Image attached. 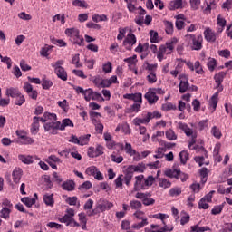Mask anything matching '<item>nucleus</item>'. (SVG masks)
Returning <instances> with one entry per match:
<instances>
[{
	"instance_id": "nucleus-22",
	"label": "nucleus",
	"mask_w": 232,
	"mask_h": 232,
	"mask_svg": "<svg viewBox=\"0 0 232 232\" xmlns=\"http://www.w3.org/2000/svg\"><path fill=\"white\" fill-rule=\"evenodd\" d=\"M74 124L73 121H72V120H70V118H65L62 121V122L60 121V130L61 131H64V130H66V128H73Z\"/></svg>"
},
{
	"instance_id": "nucleus-36",
	"label": "nucleus",
	"mask_w": 232,
	"mask_h": 232,
	"mask_svg": "<svg viewBox=\"0 0 232 232\" xmlns=\"http://www.w3.org/2000/svg\"><path fill=\"white\" fill-rule=\"evenodd\" d=\"M169 197H179V195H182V188L179 187H174L171 188L169 190Z\"/></svg>"
},
{
	"instance_id": "nucleus-24",
	"label": "nucleus",
	"mask_w": 232,
	"mask_h": 232,
	"mask_svg": "<svg viewBox=\"0 0 232 232\" xmlns=\"http://www.w3.org/2000/svg\"><path fill=\"white\" fill-rule=\"evenodd\" d=\"M21 92H19V89L11 87L6 90V95L8 97H12L13 99H17L20 95H22Z\"/></svg>"
},
{
	"instance_id": "nucleus-29",
	"label": "nucleus",
	"mask_w": 232,
	"mask_h": 232,
	"mask_svg": "<svg viewBox=\"0 0 232 232\" xmlns=\"http://www.w3.org/2000/svg\"><path fill=\"white\" fill-rule=\"evenodd\" d=\"M62 188L64 191H73L75 189V182L72 180L65 181L62 184Z\"/></svg>"
},
{
	"instance_id": "nucleus-37",
	"label": "nucleus",
	"mask_w": 232,
	"mask_h": 232,
	"mask_svg": "<svg viewBox=\"0 0 232 232\" xmlns=\"http://www.w3.org/2000/svg\"><path fill=\"white\" fill-rule=\"evenodd\" d=\"M72 64H75L76 68H82V63H81V54L76 53L72 57Z\"/></svg>"
},
{
	"instance_id": "nucleus-38",
	"label": "nucleus",
	"mask_w": 232,
	"mask_h": 232,
	"mask_svg": "<svg viewBox=\"0 0 232 232\" xmlns=\"http://www.w3.org/2000/svg\"><path fill=\"white\" fill-rule=\"evenodd\" d=\"M190 229L192 232H206V231H211V228L209 227H199L198 225H194L190 227Z\"/></svg>"
},
{
	"instance_id": "nucleus-32",
	"label": "nucleus",
	"mask_w": 232,
	"mask_h": 232,
	"mask_svg": "<svg viewBox=\"0 0 232 232\" xmlns=\"http://www.w3.org/2000/svg\"><path fill=\"white\" fill-rule=\"evenodd\" d=\"M141 108H142V103L134 102L127 110H128L129 113H139V111H140Z\"/></svg>"
},
{
	"instance_id": "nucleus-47",
	"label": "nucleus",
	"mask_w": 232,
	"mask_h": 232,
	"mask_svg": "<svg viewBox=\"0 0 232 232\" xmlns=\"http://www.w3.org/2000/svg\"><path fill=\"white\" fill-rule=\"evenodd\" d=\"M163 111H170V110H177V106L171 102L164 103L161 106Z\"/></svg>"
},
{
	"instance_id": "nucleus-40",
	"label": "nucleus",
	"mask_w": 232,
	"mask_h": 232,
	"mask_svg": "<svg viewBox=\"0 0 232 232\" xmlns=\"http://www.w3.org/2000/svg\"><path fill=\"white\" fill-rule=\"evenodd\" d=\"M92 137L91 134H85L79 137L80 146H86L88 142H90V138Z\"/></svg>"
},
{
	"instance_id": "nucleus-42",
	"label": "nucleus",
	"mask_w": 232,
	"mask_h": 232,
	"mask_svg": "<svg viewBox=\"0 0 232 232\" xmlns=\"http://www.w3.org/2000/svg\"><path fill=\"white\" fill-rule=\"evenodd\" d=\"M92 21H94V23H100L102 21H108V16H106V14H95L94 15H92Z\"/></svg>"
},
{
	"instance_id": "nucleus-1",
	"label": "nucleus",
	"mask_w": 232,
	"mask_h": 232,
	"mask_svg": "<svg viewBox=\"0 0 232 232\" xmlns=\"http://www.w3.org/2000/svg\"><path fill=\"white\" fill-rule=\"evenodd\" d=\"M185 41L190 44L191 50L200 52L204 48V37L202 34H187L185 35Z\"/></svg>"
},
{
	"instance_id": "nucleus-30",
	"label": "nucleus",
	"mask_w": 232,
	"mask_h": 232,
	"mask_svg": "<svg viewBox=\"0 0 232 232\" xmlns=\"http://www.w3.org/2000/svg\"><path fill=\"white\" fill-rule=\"evenodd\" d=\"M33 119L34 121L31 125V133L35 135L37 134V131H39V117L34 116Z\"/></svg>"
},
{
	"instance_id": "nucleus-45",
	"label": "nucleus",
	"mask_w": 232,
	"mask_h": 232,
	"mask_svg": "<svg viewBox=\"0 0 232 232\" xmlns=\"http://www.w3.org/2000/svg\"><path fill=\"white\" fill-rule=\"evenodd\" d=\"M53 86V82L48 79H43L42 81V88L44 90H50Z\"/></svg>"
},
{
	"instance_id": "nucleus-35",
	"label": "nucleus",
	"mask_w": 232,
	"mask_h": 232,
	"mask_svg": "<svg viewBox=\"0 0 232 232\" xmlns=\"http://www.w3.org/2000/svg\"><path fill=\"white\" fill-rule=\"evenodd\" d=\"M18 159L24 164H34V158L30 155L26 156V155L21 154L18 156Z\"/></svg>"
},
{
	"instance_id": "nucleus-16",
	"label": "nucleus",
	"mask_w": 232,
	"mask_h": 232,
	"mask_svg": "<svg viewBox=\"0 0 232 232\" xmlns=\"http://www.w3.org/2000/svg\"><path fill=\"white\" fill-rule=\"evenodd\" d=\"M179 93H186L189 88V82L186 74L179 75Z\"/></svg>"
},
{
	"instance_id": "nucleus-17",
	"label": "nucleus",
	"mask_w": 232,
	"mask_h": 232,
	"mask_svg": "<svg viewBox=\"0 0 232 232\" xmlns=\"http://www.w3.org/2000/svg\"><path fill=\"white\" fill-rule=\"evenodd\" d=\"M127 169L130 171L132 175L133 173H144V171H146V164L141 162L138 165H130Z\"/></svg>"
},
{
	"instance_id": "nucleus-28",
	"label": "nucleus",
	"mask_w": 232,
	"mask_h": 232,
	"mask_svg": "<svg viewBox=\"0 0 232 232\" xmlns=\"http://www.w3.org/2000/svg\"><path fill=\"white\" fill-rule=\"evenodd\" d=\"M220 92H221L217 91L210 98L209 104L213 110H217V105L218 104V95H220Z\"/></svg>"
},
{
	"instance_id": "nucleus-62",
	"label": "nucleus",
	"mask_w": 232,
	"mask_h": 232,
	"mask_svg": "<svg viewBox=\"0 0 232 232\" xmlns=\"http://www.w3.org/2000/svg\"><path fill=\"white\" fill-rule=\"evenodd\" d=\"M92 188V182L90 181H85L83 182L80 187L79 189L80 191H88Z\"/></svg>"
},
{
	"instance_id": "nucleus-4",
	"label": "nucleus",
	"mask_w": 232,
	"mask_h": 232,
	"mask_svg": "<svg viewBox=\"0 0 232 232\" xmlns=\"http://www.w3.org/2000/svg\"><path fill=\"white\" fill-rule=\"evenodd\" d=\"M133 215L135 218H137V220H141V222L134 223L131 226L132 229H136V230L142 229V227L150 224V222L148 221V217H146V214L143 211L138 210Z\"/></svg>"
},
{
	"instance_id": "nucleus-13",
	"label": "nucleus",
	"mask_w": 232,
	"mask_h": 232,
	"mask_svg": "<svg viewBox=\"0 0 232 232\" xmlns=\"http://www.w3.org/2000/svg\"><path fill=\"white\" fill-rule=\"evenodd\" d=\"M203 34L207 43H217V34L210 27H207Z\"/></svg>"
},
{
	"instance_id": "nucleus-3",
	"label": "nucleus",
	"mask_w": 232,
	"mask_h": 232,
	"mask_svg": "<svg viewBox=\"0 0 232 232\" xmlns=\"http://www.w3.org/2000/svg\"><path fill=\"white\" fill-rule=\"evenodd\" d=\"M63 64L64 60H58L54 63H52L51 66L52 68H53L54 73L58 77V79H61V81H68V72L63 67Z\"/></svg>"
},
{
	"instance_id": "nucleus-50",
	"label": "nucleus",
	"mask_w": 232,
	"mask_h": 232,
	"mask_svg": "<svg viewBox=\"0 0 232 232\" xmlns=\"http://www.w3.org/2000/svg\"><path fill=\"white\" fill-rule=\"evenodd\" d=\"M73 6H79L80 8H88V3L84 0H74L72 1Z\"/></svg>"
},
{
	"instance_id": "nucleus-26",
	"label": "nucleus",
	"mask_w": 232,
	"mask_h": 232,
	"mask_svg": "<svg viewBox=\"0 0 232 232\" xmlns=\"http://www.w3.org/2000/svg\"><path fill=\"white\" fill-rule=\"evenodd\" d=\"M158 183L163 189H168L171 186V181L166 178H158Z\"/></svg>"
},
{
	"instance_id": "nucleus-49",
	"label": "nucleus",
	"mask_w": 232,
	"mask_h": 232,
	"mask_svg": "<svg viewBox=\"0 0 232 232\" xmlns=\"http://www.w3.org/2000/svg\"><path fill=\"white\" fill-rule=\"evenodd\" d=\"M59 220L60 222H62V224H66V226H70L72 224V220H73V218L65 214L63 218H60Z\"/></svg>"
},
{
	"instance_id": "nucleus-21",
	"label": "nucleus",
	"mask_w": 232,
	"mask_h": 232,
	"mask_svg": "<svg viewBox=\"0 0 232 232\" xmlns=\"http://www.w3.org/2000/svg\"><path fill=\"white\" fill-rule=\"evenodd\" d=\"M43 200L46 206H49L50 208H53L55 204V200L53 199V194H44L43 196Z\"/></svg>"
},
{
	"instance_id": "nucleus-63",
	"label": "nucleus",
	"mask_w": 232,
	"mask_h": 232,
	"mask_svg": "<svg viewBox=\"0 0 232 232\" xmlns=\"http://www.w3.org/2000/svg\"><path fill=\"white\" fill-rule=\"evenodd\" d=\"M98 170H99V169H97V167L91 166V167L87 168L86 173H87V175H92V177H94V175H96Z\"/></svg>"
},
{
	"instance_id": "nucleus-6",
	"label": "nucleus",
	"mask_w": 232,
	"mask_h": 232,
	"mask_svg": "<svg viewBox=\"0 0 232 232\" xmlns=\"http://www.w3.org/2000/svg\"><path fill=\"white\" fill-rule=\"evenodd\" d=\"M134 44H137V36L133 33H129L123 41V46L126 50L131 52Z\"/></svg>"
},
{
	"instance_id": "nucleus-34",
	"label": "nucleus",
	"mask_w": 232,
	"mask_h": 232,
	"mask_svg": "<svg viewBox=\"0 0 232 232\" xmlns=\"http://www.w3.org/2000/svg\"><path fill=\"white\" fill-rule=\"evenodd\" d=\"M179 8H182V0H173L169 5L170 10H179Z\"/></svg>"
},
{
	"instance_id": "nucleus-7",
	"label": "nucleus",
	"mask_w": 232,
	"mask_h": 232,
	"mask_svg": "<svg viewBox=\"0 0 232 232\" xmlns=\"http://www.w3.org/2000/svg\"><path fill=\"white\" fill-rule=\"evenodd\" d=\"M45 131L51 133V135H57V130H61V121H48L44 125Z\"/></svg>"
},
{
	"instance_id": "nucleus-31",
	"label": "nucleus",
	"mask_w": 232,
	"mask_h": 232,
	"mask_svg": "<svg viewBox=\"0 0 232 232\" xmlns=\"http://www.w3.org/2000/svg\"><path fill=\"white\" fill-rule=\"evenodd\" d=\"M177 43H179V40L177 38H171L166 43V49L169 50V52H173L175 50V46H177Z\"/></svg>"
},
{
	"instance_id": "nucleus-2",
	"label": "nucleus",
	"mask_w": 232,
	"mask_h": 232,
	"mask_svg": "<svg viewBox=\"0 0 232 232\" xmlns=\"http://www.w3.org/2000/svg\"><path fill=\"white\" fill-rule=\"evenodd\" d=\"M67 37H70L74 44L78 46H84V38L81 35V31L79 29L72 27L67 28L64 32Z\"/></svg>"
},
{
	"instance_id": "nucleus-59",
	"label": "nucleus",
	"mask_w": 232,
	"mask_h": 232,
	"mask_svg": "<svg viewBox=\"0 0 232 232\" xmlns=\"http://www.w3.org/2000/svg\"><path fill=\"white\" fill-rule=\"evenodd\" d=\"M53 44H56L57 46H60L61 48H64L68 46V44L61 39H53L52 40Z\"/></svg>"
},
{
	"instance_id": "nucleus-43",
	"label": "nucleus",
	"mask_w": 232,
	"mask_h": 232,
	"mask_svg": "<svg viewBox=\"0 0 232 232\" xmlns=\"http://www.w3.org/2000/svg\"><path fill=\"white\" fill-rule=\"evenodd\" d=\"M164 25L166 34H168V35H171L173 34V24L169 21H165Z\"/></svg>"
},
{
	"instance_id": "nucleus-53",
	"label": "nucleus",
	"mask_w": 232,
	"mask_h": 232,
	"mask_svg": "<svg viewBox=\"0 0 232 232\" xmlns=\"http://www.w3.org/2000/svg\"><path fill=\"white\" fill-rule=\"evenodd\" d=\"M147 81L150 84H155L157 82V72L148 73Z\"/></svg>"
},
{
	"instance_id": "nucleus-48",
	"label": "nucleus",
	"mask_w": 232,
	"mask_h": 232,
	"mask_svg": "<svg viewBox=\"0 0 232 232\" xmlns=\"http://www.w3.org/2000/svg\"><path fill=\"white\" fill-rule=\"evenodd\" d=\"M2 218H10V214L12 213V208H3L2 210L0 211Z\"/></svg>"
},
{
	"instance_id": "nucleus-58",
	"label": "nucleus",
	"mask_w": 232,
	"mask_h": 232,
	"mask_svg": "<svg viewBox=\"0 0 232 232\" xmlns=\"http://www.w3.org/2000/svg\"><path fill=\"white\" fill-rule=\"evenodd\" d=\"M66 17L64 14H58L53 17V23H55L56 21H61L62 24H64L66 23Z\"/></svg>"
},
{
	"instance_id": "nucleus-23",
	"label": "nucleus",
	"mask_w": 232,
	"mask_h": 232,
	"mask_svg": "<svg viewBox=\"0 0 232 232\" xmlns=\"http://www.w3.org/2000/svg\"><path fill=\"white\" fill-rule=\"evenodd\" d=\"M220 143L216 144L214 150H213V157L215 162H222V156H220Z\"/></svg>"
},
{
	"instance_id": "nucleus-8",
	"label": "nucleus",
	"mask_w": 232,
	"mask_h": 232,
	"mask_svg": "<svg viewBox=\"0 0 232 232\" xmlns=\"http://www.w3.org/2000/svg\"><path fill=\"white\" fill-rule=\"evenodd\" d=\"M185 64L190 69V72H196L198 75H204V68L199 61H196L194 63L188 61L185 62Z\"/></svg>"
},
{
	"instance_id": "nucleus-60",
	"label": "nucleus",
	"mask_w": 232,
	"mask_h": 232,
	"mask_svg": "<svg viewBox=\"0 0 232 232\" xmlns=\"http://www.w3.org/2000/svg\"><path fill=\"white\" fill-rule=\"evenodd\" d=\"M207 66L208 68V70L210 72H214L215 71V67L217 66V60H215V58H211L208 63Z\"/></svg>"
},
{
	"instance_id": "nucleus-27",
	"label": "nucleus",
	"mask_w": 232,
	"mask_h": 232,
	"mask_svg": "<svg viewBox=\"0 0 232 232\" xmlns=\"http://www.w3.org/2000/svg\"><path fill=\"white\" fill-rule=\"evenodd\" d=\"M207 7L203 10L204 14H211L212 10L217 9V2L210 0L209 3L206 2Z\"/></svg>"
},
{
	"instance_id": "nucleus-39",
	"label": "nucleus",
	"mask_w": 232,
	"mask_h": 232,
	"mask_svg": "<svg viewBox=\"0 0 232 232\" xmlns=\"http://www.w3.org/2000/svg\"><path fill=\"white\" fill-rule=\"evenodd\" d=\"M21 202H23V204L27 208H32L34 204H35V198L25 197L21 199Z\"/></svg>"
},
{
	"instance_id": "nucleus-44",
	"label": "nucleus",
	"mask_w": 232,
	"mask_h": 232,
	"mask_svg": "<svg viewBox=\"0 0 232 232\" xmlns=\"http://www.w3.org/2000/svg\"><path fill=\"white\" fill-rule=\"evenodd\" d=\"M179 159L181 164H186V162H188V159H189V153L186 150H182L179 152Z\"/></svg>"
},
{
	"instance_id": "nucleus-41",
	"label": "nucleus",
	"mask_w": 232,
	"mask_h": 232,
	"mask_svg": "<svg viewBox=\"0 0 232 232\" xmlns=\"http://www.w3.org/2000/svg\"><path fill=\"white\" fill-rule=\"evenodd\" d=\"M133 122H134L135 126H140V124H149L150 123L146 114H145L144 118H135L133 120Z\"/></svg>"
},
{
	"instance_id": "nucleus-54",
	"label": "nucleus",
	"mask_w": 232,
	"mask_h": 232,
	"mask_svg": "<svg viewBox=\"0 0 232 232\" xmlns=\"http://www.w3.org/2000/svg\"><path fill=\"white\" fill-rule=\"evenodd\" d=\"M130 206L131 209H142V203L139 200H131Z\"/></svg>"
},
{
	"instance_id": "nucleus-64",
	"label": "nucleus",
	"mask_w": 232,
	"mask_h": 232,
	"mask_svg": "<svg viewBox=\"0 0 232 232\" xmlns=\"http://www.w3.org/2000/svg\"><path fill=\"white\" fill-rule=\"evenodd\" d=\"M125 151L130 157H133V153H135V150H133L130 143H125Z\"/></svg>"
},
{
	"instance_id": "nucleus-25",
	"label": "nucleus",
	"mask_w": 232,
	"mask_h": 232,
	"mask_svg": "<svg viewBox=\"0 0 232 232\" xmlns=\"http://www.w3.org/2000/svg\"><path fill=\"white\" fill-rule=\"evenodd\" d=\"M179 173H180V169H168L165 171V176L169 179H179Z\"/></svg>"
},
{
	"instance_id": "nucleus-11",
	"label": "nucleus",
	"mask_w": 232,
	"mask_h": 232,
	"mask_svg": "<svg viewBox=\"0 0 232 232\" xmlns=\"http://www.w3.org/2000/svg\"><path fill=\"white\" fill-rule=\"evenodd\" d=\"M178 128L185 133L187 137H191V139H197V132L193 131V129L189 128L187 123L179 122Z\"/></svg>"
},
{
	"instance_id": "nucleus-46",
	"label": "nucleus",
	"mask_w": 232,
	"mask_h": 232,
	"mask_svg": "<svg viewBox=\"0 0 232 232\" xmlns=\"http://www.w3.org/2000/svg\"><path fill=\"white\" fill-rule=\"evenodd\" d=\"M133 179V174L131 171H128V169H126L125 176L123 178V180L126 184V186H130V182H131V179Z\"/></svg>"
},
{
	"instance_id": "nucleus-20",
	"label": "nucleus",
	"mask_w": 232,
	"mask_h": 232,
	"mask_svg": "<svg viewBox=\"0 0 232 232\" xmlns=\"http://www.w3.org/2000/svg\"><path fill=\"white\" fill-rule=\"evenodd\" d=\"M144 232H168L165 227H160V225L151 224L150 227H145Z\"/></svg>"
},
{
	"instance_id": "nucleus-10",
	"label": "nucleus",
	"mask_w": 232,
	"mask_h": 232,
	"mask_svg": "<svg viewBox=\"0 0 232 232\" xmlns=\"http://www.w3.org/2000/svg\"><path fill=\"white\" fill-rule=\"evenodd\" d=\"M144 99H146L150 106L159 102V96L155 93V91H153L152 88H150L144 94Z\"/></svg>"
},
{
	"instance_id": "nucleus-5",
	"label": "nucleus",
	"mask_w": 232,
	"mask_h": 232,
	"mask_svg": "<svg viewBox=\"0 0 232 232\" xmlns=\"http://www.w3.org/2000/svg\"><path fill=\"white\" fill-rule=\"evenodd\" d=\"M226 75H227V72L221 71L215 74L214 80L216 82L215 89L218 92L224 91V85H222V82H224V79L226 78Z\"/></svg>"
},
{
	"instance_id": "nucleus-33",
	"label": "nucleus",
	"mask_w": 232,
	"mask_h": 232,
	"mask_svg": "<svg viewBox=\"0 0 232 232\" xmlns=\"http://www.w3.org/2000/svg\"><path fill=\"white\" fill-rule=\"evenodd\" d=\"M165 135H166V139H168V140H177L178 139V135L175 132V130H173V129H169L165 131Z\"/></svg>"
},
{
	"instance_id": "nucleus-14",
	"label": "nucleus",
	"mask_w": 232,
	"mask_h": 232,
	"mask_svg": "<svg viewBox=\"0 0 232 232\" xmlns=\"http://www.w3.org/2000/svg\"><path fill=\"white\" fill-rule=\"evenodd\" d=\"M134 183V191H140V189H148L146 187V182L144 179V175H139L135 177Z\"/></svg>"
},
{
	"instance_id": "nucleus-12",
	"label": "nucleus",
	"mask_w": 232,
	"mask_h": 232,
	"mask_svg": "<svg viewBox=\"0 0 232 232\" xmlns=\"http://www.w3.org/2000/svg\"><path fill=\"white\" fill-rule=\"evenodd\" d=\"M24 91L27 93V95H29V97L31 99H33V101H37V97L39 95V93L37 92L36 90H34V86H32V84H30V82H25L24 83Z\"/></svg>"
},
{
	"instance_id": "nucleus-52",
	"label": "nucleus",
	"mask_w": 232,
	"mask_h": 232,
	"mask_svg": "<svg viewBox=\"0 0 232 232\" xmlns=\"http://www.w3.org/2000/svg\"><path fill=\"white\" fill-rule=\"evenodd\" d=\"M57 104L59 106V108L63 109V111H64L65 113H68V101L67 100H63V101H59L57 102Z\"/></svg>"
},
{
	"instance_id": "nucleus-51",
	"label": "nucleus",
	"mask_w": 232,
	"mask_h": 232,
	"mask_svg": "<svg viewBox=\"0 0 232 232\" xmlns=\"http://www.w3.org/2000/svg\"><path fill=\"white\" fill-rule=\"evenodd\" d=\"M145 70L147 71V73H157V64H150L147 63Z\"/></svg>"
},
{
	"instance_id": "nucleus-57",
	"label": "nucleus",
	"mask_w": 232,
	"mask_h": 232,
	"mask_svg": "<svg viewBox=\"0 0 232 232\" xmlns=\"http://www.w3.org/2000/svg\"><path fill=\"white\" fill-rule=\"evenodd\" d=\"M44 117H45L47 121H51V122H55L57 121V114L55 113L44 112Z\"/></svg>"
},
{
	"instance_id": "nucleus-61",
	"label": "nucleus",
	"mask_w": 232,
	"mask_h": 232,
	"mask_svg": "<svg viewBox=\"0 0 232 232\" xmlns=\"http://www.w3.org/2000/svg\"><path fill=\"white\" fill-rule=\"evenodd\" d=\"M190 3V8L192 10H198L200 8V0H189Z\"/></svg>"
},
{
	"instance_id": "nucleus-55",
	"label": "nucleus",
	"mask_w": 232,
	"mask_h": 232,
	"mask_svg": "<svg viewBox=\"0 0 232 232\" xmlns=\"http://www.w3.org/2000/svg\"><path fill=\"white\" fill-rule=\"evenodd\" d=\"M211 133L216 139H220L222 137V132L220 131V129H218V127L217 126L212 127Z\"/></svg>"
},
{
	"instance_id": "nucleus-9",
	"label": "nucleus",
	"mask_w": 232,
	"mask_h": 232,
	"mask_svg": "<svg viewBox=\"0 0 232 232\" xmlns=\"http://www.w3.org/2000/svg\"><path fill=\"white\" fill-rule=\"evenodd\" d=\"M101 99H102V94L93 92L92 88L86 89L84 100L87 102H90V101H99Z\"/></svg>"
},
{
	"instance_id": "nucleus-56",
	"label": "nucleus",
	"mask_w": 232,
	"mask_h": 232,
	"mask_svg": "<svg viewBox=\"0 0 232 232\" xmlns=\"http://www.w3.org/2000/svg\"><path fill=\"white\" fill-rule=\"evenodd\" d=\"M209 126V120H202L198 123V129L202 131V130H206Z\"/></svg>"
},
{
	"instance_id": "nucleus-18",
	"label": "nucleus",
	"mask_w": 232,
	"mask_h": 232,
	"mask_svg": "<svg viewBox=\"0 0 232 232\" xmlns=\"http://www.w3.org/2000/svg\"><path fill=\"white\" fill-rule=\"evenodd\" d=\"M123 97L124 99L133 101L136 103H142V93L140 92L125 94Z\"/></svg>"
},
{
	"instance_id": "nucleus-19",
	"label": "nucleus",
	"mask_w": 232,
	"mask_h": 232,
	"mask_svg": "<svg viewBox=\"0 0 232 232\" xmlns=\"http://www.w3.org/2000/svg\"><path fill=\"white\" fill-rule=\"evenodd\" d=\"M12 176L14 184H19V182H21V178L23 177V169H21V168H15L13 170Z\"/></svg>"
},
{
	"instance_id": "nucleus-15",
	"label": "nucleus",
	"mask_w": 232,
	"mask_h": 232,
	"mask_svg": "<svg viewBox=\"0 0 232 232\" xmlns=\"http://www.w3.org/2000/svg\"><path fill=\"white\" fill-rule=\"evenodd\" d=\"M88 156L94 158V157H101L104 153V147L102 145H97L96 149L93 147H90L88 150Z\"/></svg>"
}]
</instances>
